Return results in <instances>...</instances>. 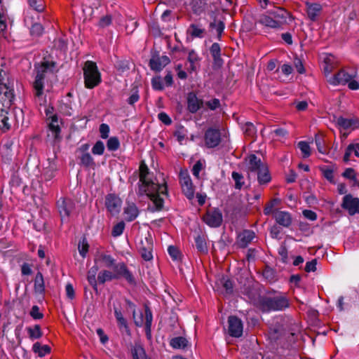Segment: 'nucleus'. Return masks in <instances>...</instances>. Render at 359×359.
I'll return each mask as SVG.
<instances>
[{
    "instance_id": "obj_1",
    "label": "nucleus",
    "mask_w": 359,
    "mask_h": 359,
    "mask_svg": "<svg viewBox=\"0 0 359 359\" xmlns=\"http://www.w3.org/2000/svg\"><path fill=\"white\" fill-rule=\"evenodd\" d=\"M139 170L140 184L138 188V195L143 196L146 194L153 202L154 206L148 208L150 211L155 212L162 210L164 200L161 197V195L168 196V194L166 183L165 182L163 184H160L149 179V168L144 161L141 162Z\"/></svg>"
},
{
    "instance_id": "obj_2",
    "label": "nucleus",
    "mask_w": 359,
    "mask_h": 359,
    "mask_svg": "<svg viewBox=\"0 0 359 359\" xmlns=\"http://www.w3.org/2000/svg\"><path fill=\"white\" fill-rule=\"evenodd\" d=\"M290 306L287 295L275 290L267 292L265 295L260 296L258 300V307L263 312L283 311Z\"/></svg>"
},
{
    "instance_id": "obj_3",
    "label": "nucleus",
    "mask_w": 359,
    "mask_h": 359,
    "mask_svg": "<svg viewBox=\"0 0 359 359\" xmlns=\"http://www.w3.org/2000/svg\"><path fill=\"white\" fill-rule=\"evenodd\" d=\"M55 65V62L45 60L40 64L35 65L36 75L33 83V87L36 91V96L40 97L43 94V80L46 77V73L48 72H53V68H54Z\"/></svg>"
},
{
    "instance_id": "obj_4",
    "label": "nucleus",
    "mask_w": 359,
    "mask_h": 359,
    "mask_svg": "<svg viewBox=\"0 0 359 359\" xmlns=\"http://www.w3.org/2000/svg\"><path fill=\"white\" fill-rule=\"evenodd\" d=\"M84 83L87 88L92 89L101 82V75L97 65L93 61H86L83 67Z\"/></svg>"
},
{
    "instance_id": "obj_5",
    "label": "nucleus",
    "mask_w": 359,
    "mask_h": 359,
    "mask_svg": "<svg viewBox=\"0 0 359 359\" xmlns=\"http://www.w3.org/2000/svg\"><path fill=\"white\" fill-rule=\"evenodd\" d=\"M203 221L211 227H218L222 223V214L217 208L208 210L203 217Z\"/></svg>"
},
{
    "instance_id": "obj_6",
    "label": "nucleus",
    "mask_w": 359,
    "mask_h": 359,
    "mask_svg": "<svg viewBox=\"0 0 359 359\" xmlns=\"http://www.w3.org/2000/svg\"><path fill=\"white\" fill-rule=\"evenodd\" d=\"M114 276H116L115 279H118L121 277L124 278L129 284L136 285L135 279L132 273L128 269L124 263H119L115 264L114 266Z\"/></svg>"
},
{
    "instance_id": "obj_7",
    "label": "nucleus",
    "mask_w": 359,
    "mask_h": 359,
    "mask_svg": "<svg viewBox=\"0 0 359 359\" xmlns=\"http://www.w3.org/2000/svg\"><path fill=\"white\" fill-rule=\"evenodd\" d=\"M228 333L231 337H240L243 334V323L236 316H230L228 318Z\"/></svg>"
},
{
    "instance_id": "obj_8",
    "label": "nucleus",
    "mask_w": 359,
    "mask_h": 359,
    "mask_svg": "<svg viewBox=\"0 0 359 359\" xmlns=\"http://www.w3.org/2000/svg\"><path fill=\"white\" fill-rule=\"evenodd\" d=\"M170 62V60L168 56L163 55L160 57L158 53L156 52L152 54L149 65L151 70L160 72Z\"/></svg>"
},
{
    "instance_id": "obj_9",
    "label": "nucleus",
    "mask_w": 359,
    "mask_h": 359,
    "mask_svg": "<svg viewBox=\"0 0 359 359\" xmlns=\"http://www.w3.org/2000/svg\"><path fill=\"white\" fill-rule=\"evenodd\" d=\"M341 208L347 210L350 215L359 213V198H353L351 194L346 195L343 198Z\"/></svg>"
},
{
    "instance_id": "obj_10",
    "label": "nucleus",
    "mask_w": 359,
    "mask_h": 359,
    "mask_svg": "<svg viewBox=\"0 0 359 359\" xmlns=\"http://www.w3.org/2000/svg\"><path fill=\"white\" fill-rule=\"evenodd\" d=\"M205 143L207 147L214 148L221 142V133L218 129L208 128L205 133Z\"/></svg>"
},
{
    "instance_id": "obj_11",
    "label": "nucleus",
    "mask_w": 359,
    "mask_h": 359,
    "mask_svg": "<svg viewBox=\"0 0 359 359\" xmlns=\"http://www.w3.org/2000/svg\"><path fill=\"white\" fill-rule=\"evenodd\" d=\"M57 205L62 222L66 217L68 218L74 209V203L69 198H61L57 201Z\"/></svg>"
},
{
    "instance_id": "obj_12",
    "label": "nucleus",
    "mask_w": 359,
    "mask_h": 359,
    "mask_svg": "<svg viewBox=\"0 0 359 359\" xmlns=\"http://www.w3.org/2000/svg\"><path fill=\"white\" fill-rule=\"evenodd\" d=\"M152 243L147 238H145L144 240L141 241L139 247V252L144 260L150 261L152 259Z\"/></svg>"
},
{
    "instance_id": "obj_13",
    "label": "nucleus",
    "mask_w": 359,
    "mask_h": 359,
    "mask_svg": "<svg viewBox=\"0 0 359 359\" xmlns=\"http://www.w3.org/2000/svg\"><path fill=\"white\" fill-rule=\"evenodd\" d=\"M210 54L213 58L212 68L217 70L223 65V60L221 57V48L217 43H214L210 48Z\"/></svg>"
},
{
    "instance_id": "obj_14",
    "label": "nucleus",
    "mask_w": 359,
    "mask_h": 359,
    "mask_svg": "<svg viewBox=\"0 0 359 359\" xmlns=\"http://www.w3.org/2000/svg\"><path fill=\"white\" fill-rule=\"evenodd\" d=\"M121 205V199L114 194H108L105 198V205L111 214L118 213Z\"/></svg>"
},
{
    "instance_id": "obj_15",
    "label": "nucleus",
    "mask_w": 359,
    "mask_h": 359,
    "mask_svg": "<svg viewBox=\"0 0 359 359\" xmlns=\"http://www.w3.org/2000/svg\"><path fill=\"white\" fill-rule=\"evenodd\" d=\"M270 15L273 16L281 27L288 23L287 19L290 21L294 19L291 13L283 8H278L276 11L271 12Z\"/></svg>"
},
{
    "instance_id": "obj_16",
    "label": "nucleus",
    "mask_w": 359,
    "mask_h": 359,
    "mask_svg": "<svg viewBox=\"0 0 359 359\" xmlns=\"http://www.w3.org/2000/svg\"><path fill=\"white\" fill-rule=\"evenodd\" d=\"M180 183L183 193L189 199H191L194 196V190L189 176L181 173Z\"/></svg>"
},
{
    "instance_id": "obj_17",
    "label": "nucleus",
    "mask_w": 359,
    "mask_h": 359,
    "mask_svg": "<svg viewBox=\"0 0 359 359\" xmlns=\"http://www.w3.org/2000/svg\"><path fill=\"white\" fill-rule=\"evenodd\" d=\"M203 105V101L199 100L194 92L188 93L187 109L191 113H196Z\"/></svg>"
},
{
    "instance_id": "obj_18",
    "label": "nucleus",
    "mask_w": 359,
    "mask_h": 359,
    "mask_svg": "<svg viewBox=\"0 0 359 359\" xmlns=\"http://www.w3.org/2000/svg\"><path fill=\"white\" fill-rule=\"evenodd\" d=\"M255 233L251 230L243 231L238 237L237 244L241 248H245L255 238Z\"/></svg>"
},
{
    "instance_id": "obj_19",
    "label": "nucleus",
    "mask_w": 359,
    "mask_h": 359,
    "mask_svg": "<svg viewBox=\"0 0 359 359\" xmlns=\"http://www.w3.org/2000/svg\"><path fill=\"white\" fill-rule=\"evenodd\" d=\"M337 125L344 130H347L351 127L359 128V119L358 118H346L343 116H339L337 118Z\"/></svg>"
},
{
    "instance_id": "obj_20",
    "label": "nucleus",
    "mask_w": 359,
    "mask_h": 359,
    "mask_svg": "<svg viewBox=\"0 0 359 359\" xmlns=\"http://www.w3.org/2000/svg\"><path fill=\"white\" fill-rule=\"evenodd\" d=\"M274 217L277 223L285 227H288L292 223L291 215L287 212L276 211Z\"/></svg>"
},
{
    "instance_id": "obj_21",
    "label": "nucleus",
    "mask_w": 359,
    "mask_h": 359,
    "mask_svg": "<svg viewBox=\"0 0 359 359\" xmlns=\"http://www.w3.org/2000/svg\"><path fill=\"white\" fill-rule=\"evenodd\" d=\"M352 79V76L347 73L344 69H341L336 74L330 83L333 85L346 84Z\"/></svg>"
},
{
    "instance_id": "obj_22",
    "label": "nucleus",
    "mask_w": 359,
    "mask_h": 359,
    "mask_svg": "<svg viewBox=\"0 0 359 359\" xmlns=\"http://www.w3.org/2000/svg\"><path fill=\"white\" fill-rule=\"evenodd\" d=\"M285 334V328L282 325L279 323H276L272 327H271L269 333L270 339L273 341L278 340Z\"/></svg>"
},
{
    "instance_id": "obj_23",
    "label": "nucleus",
    "mask_w": 359,
    "mask_h": 359,
    "mask_svg": "<svg viewBox=\"0 0 359 359\" xmlns=\"http://www.w3.org/2000/svg\"><path fill=\"white\" fill-rule=\"evenodd\" d=\"M248 158V170L250 172H257L259 169H261L262 167H264L266 165V164L263 163L262 160L257 158V156L255 154H250Z\"/></svg>"
},
{
    "instance_id": "obj_24",
    "label": "nucleus",
    "mask_w": 359,
    "mask_h": 359,
    "mask_svg": "<svg viewBox=\"0 0 359 359\" xmlns=\"http://www.w3.org/2000/svg\"><path fill=\"white\" fill-rule=\"evenodd\" d=\"M257 172V180L259 184H268L271 180V177L267 165L262 167Z\"/></svg>"
},
{
    "instance_id": "obj_25",
    "label": "nucleus",
    "mask_w": 359,
    "mask_h": 359,
    "mask_svg": "<svg viewBox=\"0 0 359 359\" xmlns=\"http://www.w3.org/2000/svg\"><path fill=\"white\" fill-rule=\"evenodd\" d=\"M34 282L35 292L43 294L45 293V282L43 274L40 271L36 274Z\"/></svg>"
},
{
    "instance_id": "obj_26",
    "label": "nucleus",
    "mask_w": 359,
    "mask_h": 359,
    "mask_svg": "<svg viewBox=\"0 0 359 359\" xmlns=\"http://www.w3.org/2000/svg\"><path fill=\"white\" fill-rule=\"evenodd\" d=\"M124 212L126 215V219L128 222H132L138 216L139 210L134 203H131L125 208Z\"/></svg>"
},
{
    "instance_id": "obj_27",
    "label": "nucleus",
    "mask_w": 359,
    "mask_h": 359,
    "mask_svg": "<svg viewBox=\"0 0 359 359\" xmlns=\"http://www.w3.org/2000/svg\"><path fill=\"white\" fill-rule=\"evenodd\" d=\"M99 270V267L95 265L90 268L88 272L87 279L89 283L92 285L94 290L97 292V284L96 280V275Z\"/></svg>"
},
{
    "instance_id": "obj_28",
    "label": "nucleus",
    "mask_w": 359,
    "mask_h": 359,
    "mask_svg": "<svg viewBox=\"0 0 359 359\" xmlns=\"http://www.w3.org/2000/svg\"><path fill=\"white\" fill-rule=\"evenodd\" d=\"M259 22L266 27H269L271 28H280L281 26L276 21V20L273 18V15H262L260 18Z\"/></svg>"
},
{
    "instance_id": "obj_29",
    "label": "nucleus",
    "mask_w": 359,
    "mask_h": 359,
    "mask_svg": "<svg viewBox=\"0 0 359 359\" xmlns=\"http://www.w3.org/2000/svg\"><path fill=\"white\" fill-rule=\"evenodd\" d=\"M170 346L174 348H185L189 344L187 339L183 337L172 338L170 342Z\"/></svg>"
},
{
    "instance_id": "obj_30",
    "label": "nucleus",
    "mask_w": 359,
    "mask_h": 359,
    "mask_svg": "<svg viewBox=\"0 0 359 359\" xmlns=\"http://www.w3.org/2000/svg\"><path fill=\"white\" fill-rule=\"evenodd\" d=\"M33 351L39 357H43L50 352V347L48 345L42 346L39 342H36L32 347Z\"/></svg>"
},
{
    "instance_id": "obj_31",
    "label": "nucleus",
    "mask_w": 359,
    "mask_h": 359,
    "mask_svg": "<svg viewBox=\"0 0 359 359\" xmlns=\"http://www.w3.org/2000/svg\"><path fill=\"white\" fill-rule=\"evenodd\" d=\"M131 353L133 359H140V358L147 357L145 350L140 344H135L131 348Z\"/></svg>"
},
{
    "instance_id": "obj_32",
    "label": "nucleus",
    "mask_w": 359,
    "mask_h": 359,
    "mask_svg": "<svg viewBox=\"0 0 359 359\" xmlns=\"http://www.w3.org/2000/svg\"><path fill=\"white\" fill-rule=\"evenodd\" d=\"M116 276L114 273L108 270H103L98 273L97 281L100 284H104L106 281H109L115 279Z\"/></svg>"
},
{
    "instance_id": "obj_33",
    "label": "nucleus",
    "mask_w": 359,
    "mask_h": 359,
    "mask_svg": "<svg viewBox=\"0 0 359 359\" xmlns=\"http://www.w3.org/2000/svg\"><path fill=\"white\" fill-rule=\"evenodd\" d=\"M319 170L321 171L323 177L330 183L334 184V168L328 166H320Z\"/></svg>"
},
{
    "instance_id": "obj_34",
    "label": "nucleus",
    "mask_w": 359,
    "mask_h": 359,
    "mask_svg": "<svg viewBox=\"0 0 359 359\" xmlns=\"http://www.w3.org/2000/svg\"><path fill=\"white\" fill-rule=\"evenodd\" d=\"M29 337L32 339H39L42 337L43 333L39 325H35L33 327L27 328Z\"/></svg>"
},
{
    "instance_id": "obj_35",
    "label": "nucleus",
    "mask_w": 359,
    "mask_h": 359,
    "mask_svg": "<svg viewBox=\"0 0 359 359\" xmlns=\"http://www.w3.org/2000/svg\"><path fill=\"white\" fill-rule=\"evenodd\" d=\"M196 246L197 250L203 254L208 252V246L205 241V239L203 236H198L196 238Z\"/></svg>"
},
{
    "instance_id": "obj_36",
    "label": "nucleus",
    "mask_w": 359,
    "mask_h": 359,
    "mask_svg": "<svg viewBox=\"0 0 359 359\" xmlns=\"http://www.w3.org/2000/svg\"><path fill=\"white\" fill-rule=\"evenodd\" d=\"M98 260H100L103 264V266L107 268H114L115 265V259H113L111 256L108 255H100L98 258Z\"/></svg>"
},
{
    "instance_id": "obj_37",
    "label": "nucleus",
    "mask_w": 359,
    "mask_h": 359,
    "mask_svg": "<svg viewBox=\"0 0 359 359\" xmlns=\"http://www.w3.org/2000/svg\"><path fill=\"white\" fill-rule=\"evenodd\" d=\"M321 10V6L320 4H310L308 7L307 13L309 18L311 20H315L316 18L318 15V13Z\"/></svg>"
},
{
    "instance_id": "obj_38",
    "label": "nucleus",
    "mask_w": 359,
    "mask_h": 359,
    "mask_svg": "<svg viewBox=\"0 0 359 359\" xmlns=\"http://www.w3.org/2000/svg\"><path fill=\"white\" fill-rule=\"evenodd\" d=\"M315 142L317 147V149L320 153L323 154H327V149L325 145V140L321 135H319L318 134H316L315 135Z\"/></svg>"
},
{
    "instance_id": "obj_39",
    "label": "nucleus",
    "mask_w": 359,
    "mask_h": 359,
    "mask_svg": "<svg viewBox=\"0 0 359 359\" xmlns=\"http://www.w3.org/2000/svg\"><path fill=\"white\" fill-rule=\"evenodd\" d=\"M210 27L211 29H216L218 38H220L224 29V23L221 20L217 22L216 19H214V21L210 22Z\"/></svg>"
},
{
    "instance_id": "obj_40",
    "label": "nucleus",
    "mask_w": 359,
    "mask_h": 359,
    "mask_svg": "<svg viewBox=\"0 0 359 359\" xmlns=\"http://www.w3.org/2000/svg\"><path fill=\"white\" fill-rule=\"evenodd\" d=\"M81 164L86 167L93 168L95 165L93 158L88 153L83 154L81 157Z\"/></svg>"
},
{
    "instance_id": "obj_41",
    "label": "nucleus",
    "mask_w": 359,
    "mask_h": 359,
    "mask_svg": "<svg viewBox=\"0 0 359 359\" xmlns=\"http://www.w3.org/2000/svg\"><path fill=\"white\" fill-rule=\"evenodd\" d=\"M232 178L235 181V188L239 190L241 189L245 184L243 181V176L237 172H233Z\"/></svg>"
},
{
    "instance_id": "obj_42",
    "label": "nucleus",
    "mask_w": 359,
    "mask_h": 359,
    "mask_svg": "<svg viewBox=\"0 0 359 359\" xmlns=\"http://www.w3.org/2000/svg\"><path fill=\"white\" fill-rule=\"evenodd\" d=\"M29 6L38 12H43L45 5L43 0H28Z\"/></svg>"
},
{
    "instance_id": "obj_43",
    "label": "nucleus",
    "mask_w": 359,
    "mask_h": 359,
    "mask_svg": "<svg viewBox=\"0 0 359 359\" xmlns=\"http://www.w3.org/2000/svg\"><path fill=\"white\" fill-rule=\"evenodd\" d=\"M298 147L303 154V158H308L311 155V147L306 142L301 141L298 143Z\"/></svg>"
},
{
    "instance_id": "obj_44",
    "label": "nucleus",
    "mask_w": 359,
    "mask_h": 359,
    "mask_svg": "<svg viewBox=\"0 0 359 359\" xmlns=\"http://www.w3.org/2000/svg\"><path fill=\"white\" fill-rule=\"evenodd\" d=\"M120 145L119 140L116 137H110L107 142V149L110 151H116Z\"/></svg>"
},
{
    "instance_id": "obj_45",
    "label": "nucleus",
    "mask_w": 359,
    "mask_h": 359,
    "mask_svg": "<svg viewBox=\"0 0 359 359\" xmlns=\"http://www.w3.org/2000/svg\"><path fill=\"white\" fill-rule=\"evenodd\" d=\"M43 32V27L41 24L34 23L30 29V33L32 36H39Z\"/></svg>"
},
{
    "instance_id": "obj_46",
    "label": "nucleus",
    "mask_w": 359,
    "mask_h": 359,
    "mask_svg": "<svg viewBox=\"0 0 359 359\" xmlns=\"http://www.w3.org/2000/svg\"><path fill=\"white\" fill-rule=\"evenodd\" d=\"M168 250L169 255L174 260H178L181 259V252L177 247L174 245H170L168 247Z\"/></svg>"
},
{
    "instance_id": "obj_47",
    "label": "nucleus",
    "mask_w": 359,
    "mask_h": 359,
    "mask_svg": "<svg viewBox=\"0 0 359 359\" xmlns=\"http://www.w3.org/2000/svg\"><path fill=\"white\" fill-rule=\"evenodd\" d=\"M104 143L100 140L96 142V143L95 144L92 149L93 154L97 155H102L104 153Z\"/></svg>"
},
{
    "instance_id": "obj_48",
    "label": "nucleus",
    "mask_w": 359,
    "mask_h": 359,
    "mask_svg": "<svg viewBox=\"0 0 359 359\" xmlns=\"http://www.w3.org/2000/svg\"><path fill=\"white\" fill-rule=\"evenodd\" d=\"M125 224L123 222H120L116 224L112 229L111 235L114 237L120 236L124 229Z\"/></svg>"
},
{
    "instance_id": "obj_49",
    "label": "nucleus",
    "mask_w": 359,
    "mask_h": 359,
    "mask_svg": "<svg viewBox=\"0 0 359 359\" xmlns=\"http://www.w3.org/2000/svg\"><path fill=\"white\" fill-rule=\"evenodd\" d=\"M88 248L89 245L88 242L86 241V238H83L82 242L79 243L78 246L79 253L83 257H86V255L88 251Z\"/></svg>"
},
{
    "instance_id": "obj_50",
    "label": "nucleus",
    "mask_w": 359,
    "mask_h": 359,
    "mask_svg": "<svg viewBox=\"0 0 359 359\" xmlns=\"http://www.w3.org/2000/svg\"><path fill=\"white\" fill-rule=\"evenodd\" d=\"M144 314H145V326H151L153 316L150 308L147 306H144Z\"/></svg>"
},
{
    "instance_id": "obj_51",
    "label": "nucleus",
    "mask_w": 359,
    "mask_h": 359,
    "mask_svg": "<svg viewBox=\"0 0 359 359\" xmlns=\"http://www.w3.org/2000/svg\"><path fill=\"white\" fill-rule=\"evenodd\" d=\"M191 32L190 34L193 37H202L204 29L198 28L196 25L192 24L190 25Z\"/></svg>"
},
{
    "instance_id": "obj_52",
    "label": "nucleus",
    "mask_w": 359,
    "mask_h": 359,
    "mask_svg": "<svg viewBox=\"0 0 359 359\" xmlns=\"http://www.w3.org/2000/svg\"><path fill=\"white\" fill-rule=\"evenodd\" d=\"M342 176L345 178L353 180L356 182V175L353 168H346L344 172L342 173Z\"/></svg>"
},
{
    "instance_id": "obj_53",
    "label": "nucleus",
    "mask_w": 359,
    "mask_h": 359,
    "mask_svg": "<svg viewBox=\"0 0 359 359\" xmlns=\"http://www.w3.org/2000/svg\"><path fill=\"white\" fill-rule=\"evenodd\" d=\"M151 84L153 88L155 90H162L163 89L161 76L154 77L151 80Z\"/></svg>"
},
{
    "instance_id": "obj_54",
    "label": "nucleus",
    "mask_w": 359,
    "mask_h": 359,
    "mask_svg": "<svg viewBox=\"0 0 359 359\" xmlns=\"http://www.w3.org/2000/svg\"><path fill=\"white\" fill-rule=\"evenodd\" d=\"M118 322V327L120 329H121L122 327L124 328V330L126 333V334L128 336H130L131 335V331L128 327V323H127V320L126 318H124L123 317L121 319H119L118 320H117Z\"/></svg>"
},
{
    "instance_id": "obj_55",
    "label": "nucleus",
    "mask_w": 359,
    "mask_h": 359,
    "mask_svg": "<svg viewBox=\"0 0 359 359\" xmlns=\"http://www.w3.org/2000/svg\"><path fill=\"white\" fill-rule=\"evenodd\" d=\"M244 133L246 136L253 137L255 134V128L252 123H245Z\"/></svg>"
},
{
    "instance_id": "obj_56",
    "label": "nucleus",
    "mask_w": 359,
    "mask_h": 359,
    "mask_svg": "<svg viewBox=\"0 0 359 359\" xmlns=\"http://www.w3.org/2000/svg\"><path fill=\"white\" fill-rule=\"evenodd\" d=\"M30 316L34 319H41L43 317V314L39 311V308L36 305L32 306L30 311Z\"/></svg>"
},
{
    "instance_id": "obj_57",
    "label": "nucleus",
    "mask_w": 359,
    "mask_h": 359,
    "mask_svg": "<svg viewBox=\"0 0 359 359\" xmlns=\"http://www.w3.org/2000/svg\"><path fill=\"white\" fill-rule=\"evenodd\" d=\"M317 265V259H313L310 262H306L304 270L306 272L316 271Z\"/></svg>"
},
{
    "instance_id": "obj_58",
    "label": "nucleus",
    "mask_w": 359,
    "mask_h": 359,
    "mask_svg": "<svg viewBox=\"0 0 359 359\" xmlns=\"http://www.w3.org/2000/svg\"><path fill=\"white\" fill-rule=\"evenodd\" d=\"M109 132V127L108 125L105 123H102L100 126V137L102 139H106L108 137V134Z\"/></svg>"
},
{
    "instance_id": "obj_59",
    "label": "nucleus",
    "mask_w": 359,
    "mask_h": 359,
    "mask_svg": "<svg viewBox=\"0 0 359 359\" xmlns=\"http://www.w3.org/2000/svg\"><path fill=\"white\" fill-rule=\"evenodd\" d=\"M111 19L112 18L111 15H107L105 16L102 17L99 22V26L104 27L106 26L109 25L111 22Z\"/></svg>"
},
{
    "instance_id": "obj_60",
    "label": "nucleus",
    "mask_w": 359,
    "mask_h": 359,
    "mask_svg": "<svg viewBox=\"0 0 359 359\" xmlns=\"http://www.w3.org/2000/svg\"><path fill=\"white\" fill-rule=\"evenodd\" d=\"M303 215L308 219L314 221L317 219V215L315 212L310 210H304L302 212Z\"/></svg>"
},
{
    "instance_id": "obj_61",
    "label": "nucleus",
    "mask_w": 359,
    "mask_h": 359,
    "mask_svg": "<svg viewBox=\"0 0 359 359\" xmlns=\"http://www.w3.org/2000/svg\"><path fill=\"white\" fill-rule=\"evenodd\" d=\"M294 64L297 69V71L299 74H303L305 72V69L304 67L302 60L299 58L295 57L294 60Z\"/></svg>"
},
{
    "instance_id": "obj_62",
    "label": "nucleus",
    "mask_w": 359,
    "mask_h": 359,
    "mask_svg": "<svg viewBox=\"0 0 359 359\" xmlns=\"http://www.w3.org/2000/svg\"><path fill=\"white\" fill-rule=\"evenodd\" d=\"M223 287L226 290V292L227 294H231L233 292V285L231 280H225L223 282Z\"/></svg>"
},
{
    "instance_id": "obj_63",
    "label": "nucleus",
    "mask_w": 359,
    "mask_h": 359,
    "mask_svg": "<svg viewBox=\"0 0 359 359\" xmlns=\"http://www.w3.org/2000/svg\"><path fill=\"white\" fill-rule=\"evenodd\" d=\"M67 296L69 299H73L75 297V292L74 287L71 283H68L65 287Z\"/></svg>"
},
{
    "instance_id": "obj_64",
    "label": "nucleus",
    "mask_w": 359,
    "mask_h": 359,
    "mask_svg": "<svg viewBox=\"0 0 359 359\" xmlns=\"http://www.w3.org/2000/svg\"><path fill=\"white\" fill-rule=\"evenodd\" d=\"M158 116L159 120L165 125H170L172 122L170 118L164 112H161Z\"/></svg>"
}]
</instances>
